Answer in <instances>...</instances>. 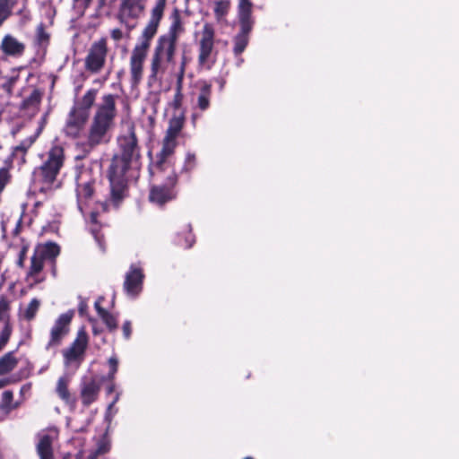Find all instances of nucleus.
<instances>
[{
	"mask_svg": "<svg viewBox=\"0 0 459 459\" xmlns=\"http://www.w3.org/2000/svg\"><path fill=\"white\" fill-rule=\"evenodd\" d=\"M117 145L118 153L113 157L108 172L109 197L100 203L103 210L109 205L117 207L119 204L126 195L128 173L139 168L141 151L133 125L117 137Z\"/></svg>",
	"mask_w": 459,
	"mask_h": 459,
	"instance_id": "1",
	"label": "nucleus"
},
{
	"mask_svg": "<svg viewBox=\"0 0 459 459\" xmlns=\"http://www.w3.org/2000/svg\"><path fill=\"white\" fill-rule=\"evenodd\" d=\"M116 99L115 95L106 94L97 105L88 133L87 147L92 149L108 142V132L117 117Z\"/></svg>",
	"mask_w": 459,
	"mask_h": 459,
	"instance_id": "2",
	"label": "nucleus"
},
{
	"mask_svg": "<svg viewBox=\"0 0 459 459\" xmlns=\"http://www.w3.org/2000/svg\"><path fill=\"white\" fill-rule=\"evenodd\" d=\"M64 161V148L60 144H53L46 153L42 165L33 172V183L40 192L50 193L60 186L57 177Z\"/></svg>",
	"mask_w": 459,
	"mask_h": 459,
	"instance_id": "3",
	"label": "nucleus"
},
{
	"mask_svg": "<svg viewBox=\"0 0 459 459\" xmlns=\"http://www.w3.org/2000/svg\"><path fill=\"white\" fill-rule=\"evenodd\" d=\"M176 48L158 42L151 60L150 80L160 81L175 75Z\"/></svg>",
	"mask_w": 459,
	"mask_h": 459,
	"instance_id": "4",
	"label": "nucleus"
},
{
	"mask_svg": "<svg viewBox=\"0 0 459 459\" xmlns=\"http://www.w3.org/2000/svg\"><path fill=\"white\" fill-rule=\"evenodd\" d=\"M75 180L78 207L84 214L90 208L92 194L96 190L97 177H94L89 168H81L76 173Z\"/></svg>",
	"mask_w": 459,
	"mask_h": 459,
	"instance_id": "5",
	"label": "nucleus"
},
{
	"mask_svg": "<svg viewBox=\"0 0 459 459\" xmlns=\"http://www.w3.org/2000/svg\"><path fill=\"white\" fill-rule=\"evenodd\" d=\"M177 146V138L169 137L165 135L162 143V149L158 155L157 162L151 168V174L155 178H161L163 172H168V179L170 184H175L178 181L177 174L169 162L167 161Z\"/></svg>",
	"mask_w": 459,
	"mask_h": 459,
	"instance_id": "6",
	"label": "nucleus"
},
{
	"mask_svg": "<svg viewBox=\"0 0 459 459\" xmlns=\"http://www.w3.org/2000/svg\"><path fill=\"white\" fill-rule=\"evenodd\" d=\"M74 312L69 310L61 314L55 321L49 331V338L46 343L45 350L56 353L57 348L62 344L63 340L70 332V325Z\"/></svg>",
	"mask_w": 459,
	"mask_h": 459,
	"instance_id": "7",
	"label": "nucleus"
},
{
	"mask_svg": "<svg viewBox=\"0 0 459 459\" xmlns=\"http://www.w3.org/2000/svg\"><path fill=\"white\" fill-rule=\"evenodd\" d=\"M166 3L167 0H157L154 7L152 10L150 20L142 32L140 42L137 43L134 48L147 52L149 51L151 41L156 35L159 24L162 19Z\"/></svg>",
	"mask_w": 459,
	"mask_h": 459,
	"instance_id": "8",
	"label": "nucleus"
},
{
	"mask_svg": "<svg viewBox=\"0 0 459 459\" xmlns=\"http://www.w3.org/2000/svg\"><path fill=\"white\" fill-rule=\"evenodd\" d=\"M108 48L106 38L94 41L84 58V68L91 74H99L104 68Z\"/></svg>",
	"mask_w": 459,
	"mask_h": 459,
	"instance_id": "9",
	"label": "nucleus"
},
{
	"mask_svg": "<svg viewBox=\"0 0 459 459\" xmlns=\"http://www.w3.org/2000/svg\"><path fill=\"white\" fill-rule=\"evenodd\" d=\"M214 28L211 23H204L198 41V65L210 69L213 64Z\"/></svg>",
	"mask_w": 459,
	"mask_h": 459,
	"instance_id": "10",
	"label": "nucleus"
},
{
	"mask_svg": "<svg viewBox=\"0 0 459 459\" xmlns=\"http://www.w3.org/2000/svg\"><path fill=\"white\" fill-rule=\"evenodd\" d=\"M88 343V334L84 328H81L71 345L62 351L65 366L69 367L75 364L79 367L84 359Z\"/></svg>",
	"mask_w": 459,
	"mask_h": 459,
	"instance_id": "11",
	"label": "nucleus"
},
{
	"mask_svg": "<svg viewBox=\"0 0 459 459\" xmlns=\"http://www.w3.org/2000/svg\"><path fill=\"white\" fill-rule=\"evenodd\" d=\"M145 8L143 0H123L118 12V20L128 30L134 28L131 23L133 20H137L143 13Z\"/></svg>",
	"mask_w": 459,
	"mask_h": 459,
	"instance_id": "12",
	"label": "nucleus"
},
{
	"mask_svg": "<svg viewBox=\"0 0 459 459\" xmlns=\"http://www.w3.org/2000/svg\"><path fill=\"white\" fill-rule=\"evenodd\" d=\"M148 52L134 48L129 58L130 82L132 86H137L143 77L144 62Z\"/></svg>",
	"mask_w": 459,
	"mask_h": 459,
	"instance_id": "13",
	"label": "nucleus"
},
{
	"mask_svg": "<svg viewBox=\"0 0 459 459\" xmlns=\"http://www.w3.org/2000/svg\"><path fill=\"white\" fill-rule=\"evenodd\" d=\"M165 178L166 184H160L152 186L150 190L149 199L152 203L162 205L167 202L173 200L176 197V193L174 190L175 184H170L168 179V172H163L161 174V178H157V179H161Z\"/></svg>",
	"mask_w": 459,
	"mask_h": 459,
	"instance_id": "14",
	"label": "nucleus"
},
{
	"mask_svg": "<svg viewBox=\"0 0 459 459\" xmlns=\"http://www.w3.org/2000/svg\"><path fill=\"white\" fill-rule=\"evenodd\" d=\"M143 273L140 267L132 265L126 274L124 288L127 295L136 297L142 290Z\"/></svg>",
	"mask_w": 459,
	"mask_h": 459,
	"instance_id": "15",
	"label": "nucleus"
},
{
	"mask_svg": "<svg viewBox=\"0 0 459 459\" xmlns=\"http://www.w3.org/2000/svg\"><path fill=\"white\" fill-rule=\"evenodd\" d=\"M171 18L172 22L169 27L168 36L160 38L158 42L177 48L178 40L185 31L184 22L182 21L178 11H175Z\"/></svg>",
	"mask_w": 459,
	"mask_h": 459,
	"instance_id": "16",
	"label": "nucleus"
},
{
	"mask_svg": "<svg viewBox=\"0 0 459 459\" xmlns=\"http://www.w3.org/2000/svg\"><path fill=\"white\" fill-rule=\"evenodd\" d=\"M89 117V114L75 107L70 111L65 131L66 134L77 136Z\"/></svg>",
	"mask_w": 459,
	"mask_h": 459,
	"instance_id": "17",
	"label": "nucleus"
},
{
	"mask_svg": "<svg viewBox=\"0 0 459 459\" xmlns=\"http://www.w3.org/2000/svg\"><path fill=\"white\" fill-rule=\"evenodd\" d=\"M101 388V381L96 377L82 382L81 386V399L84 406H89L94 403L99 396Z\"/></svg>",
	"mask_w": 459,
	"mask_h": 459,
	"instance_id": "18",
	"label": "nucleus"
},
{
	"mask_svg": "<svg viewBox=\"0 0 459 459\" xmlns=\"http://www.w3.org/2000/svg\"><path fill=\"white\" fill-rule=\"evenodd\" d=\"M3 53L11 57H21L25 52V44L11 34H6L0 45Z\"/></svg>",
	"mask_w": 459,
	"mask_h": 459,
	"instance_id": "19",
	"label": "nucleus"
},
{
	"mask_svg": "<svg viewBox=\"0 0 459 459\" xmlns=\"http://www.w3.org/2000/svg\"><path fill=\"white\" fill-rule=\"evenodd\" d=\"M57 435L58 433L56 429H51L47 432L39 434L37 448L40 459H53L52 443L57 437Z\"/></svg>",
	"mask_w": 459,
	"mask_h": 459,
	"instance_id": "20",
	"label": "nucleus"
},
{
	"mask_svg": "<svg viewBox=\"0 0 459 459\" xmlns=\"http://www.w3.org/2000/svg\"><path fill=\"white\" fill-rule=\"evenodd\" d=\"M253 4L251 0H238V15L240 27L245 30H252L254 21L252 19Z\"/></svg>",
	"mask_w": 459,
	"mask_h": 459,
	"instance_id": "21",
	"label": "nucleus"
},
{
	"mask_svg": "<svg viewBox=\"0 0 459 459\" xmlns=\"http://www.w3.org/2000/svg\"><path fill=\"white\" fill-rule=\"evenodd\" d=\"M70 377L67 376L60 377L56 382V393L58 397L66 404L74 405L75 399L69 391Z\"/></svg>",
	"mask_w": 459,
	"mask_h": 459,
	"instance_id": "22",
	"label": "nucleus"
},
{
	"mask_svg": "<svg viewBox=\"0 0 459 459\" xmlns=\"http://www.w3.org/2000/svg\"><path fill=\"white\" fill-rule=\"evenodd\" d=\"M212 97V86L206 82H203L196 95V101L195 107L199 108L201 111H204L209 108Z\"/></svg>",
	"mask_w": 459,
	"mask_h": 459,
	"instance_id": "23",
	"label": "nucleus"
},
{
	"mask_svg": "<svg viewBox=\"0 0 459 459\" xmlns=\"http://www.w3.org/2000/svg\"><path fill=\"white\" fill-rule=\"evenodd\" d=\"M103 298L100 297L95 301L94 307L95 309L100 316V317L102 319L106 326L110 332L116 331L117 328V321L114 315L110 314L108 311H107L105 308L101 307V303L103 301Z\"/></svg>",
	"mask_w": 459,
	"mask_h": 459,
	"instance_id": "24",
	"label": "nucleus"
},
{
	"mask_svg": "<svg viewBox=\"0 0 459 459\" xmlns=\"http://www.w3.org/2000/svg\"><path fill=\"white\" fill-rule=\"evenodd\" d=\"M35 252L45 260H53L59 255L60 248L56 244L48 242L38 245Z\"/></svg>",
	"mask_w": 459,
	"mask_h": 459,
	"instance_id": "25",
	"label": "nucleus"
},
{
	"mask_svg": "<svg viewBox=\"0 0 459 459\" xmlns=\"http://www.w3.org/2000/svg\"><path fill=\"white\" fill-rule=\"evenodd\" d=\"M252 30H245L240 27L239 32L235 36L233 42V52L235 56H239L247 48L249 40V33Z\"/></svg>",
	"mask_w": 459,
	"mask_h": 459,
	"instance_id": "26",
	"label": "nucleus"
},
{
	"mask_svg": "<svg viewBox=\"0 0 459 459\" xmlns=\"http://www.w3.org/2000/svg\"><path fill=\"white\" fill-rule=\"evenodd\" d=\"M19 359L15 357L14 352L11 351L4 354L0 358V376L13 371L16 368Z\"/></svg>",
	"mask_w": 459,
	"mask_h": 459,
	"instance_id": "27",
	"label": "nucleus"
},
{
	"mask_svg": "<svg viewBox=\"0 0 459 459\" xmlns=\"http://www.w3.org/2000/svg\"><path fill=\"white\" fill-rule=\"evenodd\" d=\"M97 96V91L94 89L89 90L82 98V100L77 102L74 107L86 111L89 114L90 108L95 102Z\"/></svg>",
	"mask_w": 459,
	"mask_h": 459,
	"instance_id": "28",
	"label": "nucleus"
},
{
	"mask_svg": "<svg viewBox=\"0 0 459 459\" xmlns=\"http://www.w3.org/2000/svg\"><path fill=\"white\" fill-rule=\"evenodd\" d=\"M230 4V0L213 1V12L218 22H221L228 14Z\"/></svg>",
	"mask_w": 459,
	"mask_h": 459,
	"instance_id": "29",
	"label": "nucleus"
},
{
	"mask_svg": "<svg viewBox=\"0 0 459 459\" xmlns=\"http://www.w3.org/2000/svg\"><path fill=\"white\" fill-rule=\"evenodd\" d=\"M184 125V118L181 116H175L169 119L166 135L176 137L179 134Z\"/></svg>",
	"mask_w": 459,
	"mask_h": 459,
	"instance_id": "30",
	"label": "nucleus"
},
{
	"mask_svg": "<svg viewBox=\"0 0 459 459\" xmlns=\"http://www.w3.org/2000/svg\"><path fill=\"white\" fill-rule=\"evenodd\" d=\"M13 393L10 390H6L2 394V399L0 403V410L10 412L12 410L18 407L17 403H13Z\"/></svg>",
	"mask_w": 459,
	"mask_h": 459,
	"instance_id": "31",
	"label": "nucleus"
},
{
	"mask_svg": "<svg viewBox=\"0 0 459 459\" xmlns=\"http://www.w3.org/2000/svg\"><path fill=\"white\" fill-rule=\"evenodd\" d=\"M44 261L45 259L38 255V254L34 251V255H32L30 261L29 274L33 276L40 273L44 266Z\"/></svg>",
	"mask_w": 459,
	"mask_h": 459,
	"instance_id": "32",
	"label": "nucleus"
},
{
	"mask_svg": "<svg viewBox=\"0 0 459 459\" xmlns=\"http://www.w3.org/2000/svg\"><path fill=\"white\" fill-rule=\"evenodd\" d=\"M35 41L41 48H45L48 44L49 34L45 30L42 23L37 27Z\"/></svg>",
	"mask_w": 459,
	"mask_h": 459,
	"instance_id": "33",
	"label": "nucleus"
},
{
	"mask_svg": "<svg viewBox=\"0 0 459 459\" xmlns=\"http://www.w3.org/2000/svg\"><path fill=\"white\" fill-rule=\"evenodd\" d=\"M186 64H187V57L186 56H183L181 58L180 65H179L178 71H176V73H175V76L177 78L178 94V95L180 94V88H181V84L183 82Z\"/></svg>",
	"mask_w": 459,
	"mask_h": 459,
	"instance_id": "34",
	"label": "nucleus"
},
{
	"mask_svg": "<svg viewBox=\"0 0 459 459\" xmlns=\"http://www.w3.org/2000/svg\"><path fill=\"white\" fill-rule=\"evenodd\" d=\"M40 306V301L37 299H33L24 310V316L28 320H31L37 314Z\"/></svg>",
	"mask_w": 459,
	"mask_h": 459,
	"instance_id": "35",
	"label": "nucleus"
},
{
	"mask_svg": "<svg viewBox=\"0 0 459 459\" xmlns=\"http://www.w3.org/2000/svg\"><path fill=\"white\" fill-rule=\"evenodd\" d=\"M11 327L8 322L4 323V327L0 333V351L6 345L11 335Z\"/></svg>",
	"mask_w": 459,
	"mask_h": 459,
	"instance_id": "36",
	"label": "nucleus"
},
{
	"mask_svg": "<svg viewBox=\"0 0 459 459\" xmlns=\"http://www.w3.org/2000/svg\"><path fill=\"white\" fill-rule=\"evenodd\" d=\"M8 310L9 301L4 297H0V319L4 320V323L7 322L5 318L7 316Z\"/></svg>",
	"mask_w": 459,
	"mask_h": 459,
	"instance_id": "37",
	"label": "nucleus"
},
{
	"mask_svg": "<svg viewBox=\"0 0 459 459\" xmlns=\"http://www.w3.org/2000/svg\"><path fill=\"white\" fill-rule=\"evenodd\" d=\"M26 0H22V2H25ZM21 0H0V5L7 9L10 13H12L13 7L19 3Z\"/></svg>",
	"mask_w": 459,
	"mask_h": 459,
	"instance_id": "38",
	"label": "nucleus"
},
{
	"mask_svg": "<svg viewBox=\"0 0 459 459\" xmlns=\"http://www.w3.org/2000/svg\"><path fill=\"white\" fill-rule=\"evenodd\" d=\"M108 364L111 368V371L108 375V377L110 379H113L114 378V376L117 370V364H118V361H117V359L116 357H111L109 359H108Z\"/></svg>",
	"mask_w": 459,
	"mask_h": 459,
	"instance_id": "39",
	"label": "nucleus"
},
{
	"mask_svg": "<svg viewBox=\"0 0 459 459\" xmlns=\"http://www.w3.org/2000/svg\"><path fill=\"white\" fill-rule=\"evenodd\" d=\"M9 178V173L6 169H0V187H4Z\"/></svg>",
	"mask_w": 459,
	"mask_h": 459,
	"instance_id": "40",
	"label": "nucleus"
},
{
	"mask_svg": "<svg viewBox=\"0 0 459 459\" xmlns=\"http://www.w3.org/2000/svg\"><path fill=\"white\" fill-rule=\"evenodd\" d=\"M111 39L115 41H119L123 39L124 33L120 29H113L110 31Z\"/></svg>",
	"mask_w": 459,
	"mask_h": 459,
	"instance_id": "41",
	"label": "nucleus"
},
{
	"mask_svg": "<svg viewBox=\"0 0 459 459\" xmlns=\"http://www.w3.org/2000/svg\"><path fill=\"white\" fill-rule=\"evenodd\" d=\"M122 329H123V333H124L125 338L129 339L131 336V332H132L131 322H129V321L125 322Z\"/></svg>",
	"mask_w": 459,
	"mask_h": 459,
	"instance_id": "42",
	"label": "nucleus"
},
{
	"mask_svg": "<svg viewBox=\"0 0 459 459\" xmlns=\"http://www.w3.org/2000/svg\"><path fill=\"white\" fill-rule=\"evenodd\" d=\"M10 13L7 9L0 5V26L2 23L10 16Z\"/></svg>",
	"mask_w": 459,
	"mask_h": 459,
	"instance_id": "43",
	"label": "nucleus"
},
{
	"mask_svg": "<svg viewBox=\"0 0 459 459\" xmlns=\"http://www.w3.org/2000/svg\"><path fill=\"white\" fill-rule=\"evenodd\" d=\"M91 231H92V234L94 235V238H95L96 241L99 243L100 249L102 251H104L105 247H104V246H103V244L101 242V237L97 234L95 230L92 229Z\"/></svg>",
	"mask_w": 459,
	"mask_h": 459,
	"instance_id": "44",
	"label": "nucleus"
},
{
	"mask_svg": "<svg viewBox=\"0 0 459 459\" xmlns=\"http://www.w3.org/2000/svg\"><path fill=\"white\" fill-rule=\"evenodd\" d=\"M108 451V448L105 446H100L99 448L97 449V451L95 453H93L92 455H95L96 456L100 454H104Z\"/></svg>",
	"mask_w": 459,
	"mask_h": 459,
	"instance_id": "45",
	"label": "nucleus"
},
{
	"mask_svg": "<svg viewBox=\"0 0 459 459\" xmlns=\"http://www.w3.org/2000/svg\"><path fill=\"white\" fill-rule=\"evenodd\" d=\"M91 321L92 323V332H93V334L97 335V334L100 333L101 331L95 325L96 321L95 320H91Z\"/></svg>",
	"mask_w": 459,
	"mask_h": 459,
	"instance_id": "46",
	"label": "nucleus"
},
{
	"mask_svg": "<svg viewBox=\"0 0 459 459\" xmlns=\"http://www.w3.org/2000/svg\"><path fill=\"white\" fill-rule=\"evenodd\" d=\"M195 160V157L194 154H187V156H186V163L194 164Z\"/></svg>",
	"mask_w": 459,
	"mask_h": 459,
	"instance_id": "47",
	"label": "nucleus"
},
{
	"mask_svg": "<svg viewBox=\"0 0 459 459\" xmlns=\"http://www.w3.org/2000/svg\"><path fill=\"white\" fill-rule=\"evenodd\" d=\"M193 242H194V239L191 236H189L187 238H186V247H191L192 245H193Z\"/></svg>",
	"mask_w": 459,
	"mask_h": 459,
	"instance_id": "48",
	"label": "nucleus"
},
{
	"mask_svg": "<svg viewBox=\"0 0 459 459\" xmlns=\"http://www.w3.org/2000/svg\"><path fill=\"white\" fill-rule=\"evenodd\" d=\"M90 217H91V221L95 222V221H96V212H93V211H91L90 212Z\"/></svg>",
	"mask_w": 459,
	"mask_h": 459,
	"instance_id": "49",
	"label": "nucleus"
},
{
	"mask_svg": "<svg viewBox=\"0 0 459 459\" xmlns=\"http://www.w3.org/2000/svg\"><path fill=\"white\" fill-rule=\"evenodd\" d=\"M119 399V394H117L113 401V403L111 404H109L108 406V410H111V408L113 407V405L118 401Z\"/></svg>",
	"mask_w": 459,
	"mask_h": 459,
	"instance_id": "50",
	"label": "nucleus"
},
{
	"mask_svg": "<svg viewBox=\"0 0 459 459\" xmlns=\"http://www.w3.org/2000/svg\"><path fill=\"white\" fill-rule=\"evenodd\" d=\"M30 390V385H23L22 388H21V393H25L27 391Z\"/></svg>",
	"mask_w": 459,
	"mask_h": 459,
	"instance_id": "51",
	"label": "nucleus"
},
{
	"mask_svg": "<svg viewBox=\"0 0 459 459\" xmlns=\"http://www.w3.org/2000/svg\"><path fill=\"white\" fill-rule=\"evenodd\" d=\"M64 459H82V456L80 455H77L74 457H72L70 455L65 456Z\"/></svg>",
	"mask_w": 459,
	"mask_h": 459,
	"instance_id": "52",
	"label": "nucleus"
},
{
	"mask_svg": "<svg viewBox=\"0 0 459 459\" xmlns=\"http://www.w3.org/2000/svg\"><path fill=\"white\" fill-rule=\"evenodd\" d=\"M7 383L8 382L6 380H0V389L5 386Z\"/></svg>",
	"mask_w": 459,
	"mask_h": 459,
	"instance_id": "53",
	"label": "nucleus"
},
{
	"mask_svg": "<svg viewBox=\"0 0 459 459\" xmlns=\"http://www.w3.org/2000/svg\"><path fill=\"white\" fill-rule=\"evenodd\" d=\"M105 5V0H100V6L102 7Z\"/></svg>",
	"mask_w": 459,
	"mask_h": 459,
	"instance_id": "54",
	"label": "nucleus"
},
{
	"mask_svg": "<svg viewBox=\"0 0 459 459\" xmlns=\"http://www.w3.org/2000/svg\"><path fill=\"white\" fill-rule=\"evenodd\" d=\"M88 459H97L95 455H91Z\"/></svg>",
	"mask_w": 459,
	"mask_h": 459,
	"instance_id": "55",
	"label": "nucleus"
},
{
	"mask_svg": "<svg viewBox=\"0 0 459 459\" xmlns=\"http://www.w3.org/2000/svg\"><path fill=\"white\" fill-rule=\"evenodd\" d=\"M196 117H197V115L196 114H193V116H192L193 121H195Z\"/></svg>",
	"mask_w": 459,
	"mask_h": 459,
	"instance_id": "56",
	"label": "nucleus"
},
{
	"mask_svg": "<svg viewBox=\"0 0 459 459\" xmlns=\"http://www.w3.org/2000/svg\"><path fill=\"white\" fill-rule=\"evenodd\" d=\"M113 390H114V386L113 385L108 388V392L109 393L113 392Z\"/></svg>",
	"mask_w": 459,
	"mask_h": 459,
	"instance_id": "57",
	"label": "nucleus"
},
{
	"mask_svg": "<svg viewBox=\"0 0 459 459\" xmlns=\"http://www.w3.org/2000/svg\"><path fill=\"white\" fill-rule=\"evenodd\" d=\"M83 310H84V307L82 306V307H80V312H81V313H82V312H83Z\"/></svg>",
	"mask_w": 459,
	"mask_h": 459,
	"instance_id": "58",
	"label": "nucleus"
},
{
	"mask_svg": "<svg viewBox=\"0 0 459 459\" xmlns=\"http://www.w3.org/2000/svg\"><path fill=\"white\" fill-rule=\"evenodd\" d=\"M242 62H243V59H240V60L238 61V65H239Z\"/></svg>",
	"mask_w": 459,
	"mask_h": 459,
	"instance_id": "59",
	"label": "nucleus"
},
{
	"mask_svg": "<svg viewBox=\"0 0 459 459\" xmlns=\"http://www.w3.org/2000/svg\"><path fill=\"white\" fill-rule=\"evenodd\" d=\"M24 254H25V249L22 250V255H24Z\"/></svg>",
	"mask_w": 459,
	"mask_h": 459,
	"instance_id": "60",
	"label": "nucleus"
},
{
	"mask_svg": "<svg viewBox=\"0 0 459 459\" xmlns=\"http://www.w3.org/2000/svg\"><path fill=\"white\" fill-rule=\"evenodd\" d=\"M245 459H253V458H252V457H247V458H245Z\"/></svg>",
	"mask_w": 459,
	"mask_h": 459,
	"instance_id": "61",
	"label": "nucleus"
}]
</instances>
